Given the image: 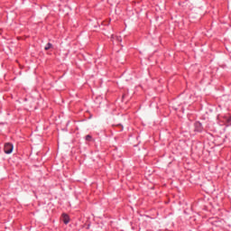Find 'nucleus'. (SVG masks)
Listing matches in <instances>:
<instances>
[{
    "label": "nucleus",
    "mask_w": 231,
    "mask_h": 231,
    "mask_svg": "<svg viewBox=\"0 0 231 231\" xmlns=\"http://www.w3.org/2000/svg\"><path fill=\"white\" fill-rule=\"evenodd\" d=\"M4 151L5 154H12V152H14V144L6 143L5 144Z\"/></svg>",
    "instance_id": "f257e3e1"
},
{
    "label": "nucleus",
    "mask_w": 231,
    "mask_h": 231,
    "mask_svg": "<svg viewBox=\"0 0 231 231\" xmlns=\"http://www.w3.org/2000/svg\"><path fill=\"white\" fill-rule=\"evenodd\" d=\"M50 48H51V43H48V44L45 46L44 50L48 51V50H50Z\"/></svg>",
    "instance_id": "423d86ee"
},
{
    "label": "nucleus",
    "mask_w": 231,
    "mask_h": 231,
    "mask_svg": "<svg viewBox=\"0 0 231 231\" xmlns=\"http://www.w3.org/2000/svg\"><path fill=\"white\" fill-rule=\"evenodd\" d=\"M63 223L65 225H68V223H69V217L66 214H63Z\"/></svg>",
    "instance_id": "7ed1b4c3"
},
{
    "label": "nucleus",
    "mask_w": 231,
    "mask_h": 231,
    "mask_svg": "<svg viewBox=\"0 0 231 231\" xmlns=\"http://www.w3.org/2000/svg\"><path fill=\"white\" fill-rule=\"evenodd\" d=\"M211 225H214V226H224L225 221L219 219V218H213L210 220Z\"/></svg>",
    "instance_id": "f03ea898"
},
{
    "label": "nucleus",
    "mask_w": 231,
    "mask_h": 231,
    "mask_svg": "<svg viewBox=\"0 0 231 231\" xmlns=\"http://www.w3.org/2000/svg\"><path fill=\"white\" fill-rule=\"evenodd\" d=\"M224 118L226 125H231V116H225Z\"/></svg>",
    "instance_id": "20e7f679"
},
{
    "label": "nucleus",
    "mask_w": 231,
    "mask_h": 231,
    "mask_svg": "<svg viewBox=\"0 0 231 231\" xmlns=\"http://www.w3.org/2000/svg\"><path fill=\"white\" fill-rule=\"evenodd\" d=\"M86 140H87V141L91 140V135H87V136H86Z\"/></svg>",
    "instance_id": "0eeeda50"
},
{
    "label": "nucleus",
    "mask_w": 231,
    "mask_h": 231,
    "mask_svg": "<svg viewBox=\"0 0 231 231\" xmlns=\"http://www.w3.org/2000/svg\"><path fill=\"white\" fill-rule=\"evenodd\" d=\"M116 41H117V42H122V37L116 36Z\"/></svg>",
    "instance_id": "39448f33"
}]
</instances>
